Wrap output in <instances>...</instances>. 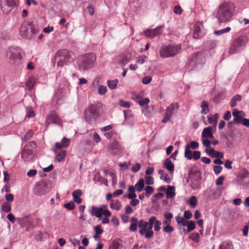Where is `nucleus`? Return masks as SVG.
<instances>
[{
	"label": "nucleus",
	"instance_id": "obj_1",
	"mask_svg": "<svg viewBox=\"0 0 249 249\" xmlns=\"http://www.w3.org/2000/svg\"><path fill=\"white\" fill-rule=\"evenodd\" d=\"M235 6L230 1H224L221 3L215 15L219 23H225L229 21L234 14Z\"/></svg>",
	"mask_w": 249,
	"mask_h": 249
},
{
	"label": "nucleus",
	"instance_id": "obj_2",
	"mask_svg": "<svg viewBox=\"0 0 249 249\" xmlns=\"http://www.w3.org/2000/svg\"><path fill=\"white\" fill-rule=\"evenodd\" d=\"M39 31V27L36 24L31 20H27L21 23L19 28V34L24 38L31 39Z\"/></svg>",
	"mask_w": 249,
	"mask_h": 249
},
{
	"label": "nucleus",
	"instance_id": "obj_3",
	"mask_svg": "<svg viewBox=\"0 0 249 249\" xmlns=\"http://www.w3.org/2000/svg\"><path fill=\"white\" fill-rule=\"evenodd\" d=\"M72 55V53L67 49L58 50L55 54L57 66L62 67L68 65L73 61L74 58Z\"/></svg>",
	"mask_w": 249,
	"mask_h": 249
},
{
	"label": "nucleus",
	"instance_id": "obj_4",
	"mask_svg": "<svg viewBox=\"0 0 249 249\" xmlns=\"http://www.w3.org/2000/svg\"><path fill=\"white\" fill-rule=\"evenodd\" d=\"M95 59L96 57L93 53L80 56L77 59L78 69L81 71H84L91 68Z\"/></svg>",
	"mask_w": 249,
	"mask_h": 249
},
{
	"label": "nucleus",
	"instance_id": "obj_5",
	"mask_svg": "<svg viewBox=\"0 0 249 249\" xmlns=\"http://www.w3.org/2000/svg\"><path fill=\"white\" fill-rule=\"evenodd\" d=\"M248 42V37L246 36H241L233 39L230 47V54L238 53L242 51Z\"/></svg>",
	"mask_w": 249,
	"mask_h": 249
},
{
	"label": "nucleus",
	"instance_id": "obj_6",
	"mask_svg": "<svg viewBox=\"0 0 249 249\" xmlns=\"http://www.w3.org/2000/svg\"><path fill=\"white\" fill-rule=\"evenodd\" d=\"M84 115L85 121L88 124H93L99 116V107L97 105H90L84 111Z\"/></svg>",
	"mask_w": 249,
	"mask_h": 249
},
{
	"label": "nucleus",
	"instance_id": "obj_7",
	"mask_svg": "<svg viewBox=\"0 0 249 249\" xmlns=\"http://www.w3.org/2000/svg\"><path fill=\"white\" fill-rule=\"evenodd\" d=\"M205 60L206 55L204 53L202 52H198L191 56L189 63L186 67L189 71H191L196 67L198 64L204 63Z\"/></svg>",
	"mask_w": 249,
	"mask_h": 249
},
{
	"label": "nucleus",
	"instance_id": "obj_8",
	"mask_svg": "<svg viewBox=\"0 0 249 249\" xmlns=\"http://www.w3.org/2000/svg\"><path fill=\"white\" fill-rule=\"evenodd\" d=\"M181 49L180 44L162 46L160 54L162 57H169L175 55Z\"/></svg>",
	"mask_w": 249,
	"mask_h": 249
},
{
	"label": "nucleus",
	"instance_id": "obj_9",
	"mask_svg": "<svg viewBox=\"0 0 249 249\" xmlns=\"http://www.w3.org/2000/svg\"><path fill=\"white\" fill-rule=\"evenodd\" d=\"M36 143L34 142H30L24 146L21 152V159L24 161H29L33 158V150L36 148Z\"/></svg>",
	"mask_w": 249,
	"mask_h": 249
},
{
	"label": "nucleus",
	"instance_id": "obj_10",
	"mask_svg": "<svg viewBox=\"0 0 249 249\" xmlns=\"http://www.w3.org/2000/svg\"><path fill=\"white\" fill-rule=\"evenodd\" d=\"M21 53L18 48H10L7 51V58L11 63H18L22 58Z\"/></svg>",
	"mask_w": 249,
	"mask_h": 249
},
{
	"label": "nucleus",
	"instance_id": "obj_11",
	"mask_svg": "<svg viewBox=\"0 0 249 249\" xmlns=\"http://www.w3.org/2000/svg\"><path fill=\"white\" fill-rule=\"evenodd\" d=\"M34 193L37 196H42L46 194L50 191V188L48 184L44 182L41 181L37 183L34 188Z\"/></svg>",
	"mask_w": 249,
	"mask_h": 249
},
{
	"label": "nucleus",
	"instance_id": "obj_12",
	"mask_svg": "<svg viewBox=\"0 0 249 249\" xmlns=\"http://www.w3.org/2000/svg\"><path fill=\"white\" fill-rule=\"evenodd\" d=\"M179 106L177 103H173L171 104L166 109L164 116L161 121L162 123H166L170 120L174 111H177L178 109Z\"/></svg>",
	"mask_w": 249,
	"mask_h": 249
},
{
	"label": "nucleus",
	"instance_id": "obj_13",
	"mask_svg": "<svg viewBox=\"0 0 249 249\" xmlns=\"http://www.w3.org/2000/svg\"><path fill=\"white\" fill-rule=\"evenodd\" d=\"M188 177L191 180L196 181V184L194 186L191 185V187L193 189L197 188L201 179L200 172L197 169H192L188 174Z\"/></svg>",
	"mask_w": 249,
	"mask_h": 249
},
{
	"label": "nucleus",
	"instance_id": "obj_14",
	"mask_svg": "<svg viewBox=\"0 0 249 249\" xmlns=\"http://www.w3.org/2000/svg\"><path fill=\"white\" fill-rule=\"evenodd\" d=\"M51 123L56 124L60 126L62 125L61 119L58 117L56 112L54 111L50 112L47 116L46 124L48 125Z\"/></svg>",
	"mask_w": 249,
	"mask_h": 249
},
{
	"label": "nucleus",
	"instance_id": "obj_15",
	"mask_svg": "<svg viewBox=\"0 0 249 249\" xmlns=\"http://www.w3.org/2000/svg\"><path fill=\"white\" fill-rule=\"evenodd\" d=\"M163 28V25H160L153 29H147L144 32V35L150 38H153L161 34Z\"/></svg>",
	"mask_w": 249,
	"mask_h": 249
},
{
	"label": "nucleus",
	"instance_id": "obj_16",
	"mask_svg": "<svg viewBox=\"0 0 249 249\" xmlns=\"http://www.w3.org/2000/svg\"><path fill=\"white\" fill-rule=\"evenodd\" d=\"M106 207V206L104 205H101L99 207L93 206L89 210V212L92 216H95L98 217L99 219H101L103 210L105 209Z\"/></svg>",
	"mask_w": 249,
	"mask_h": 249
},
{
	"label": "nucleus",
	"instance_id": "obj_17",
	"mask_svg": "<svg viewBox=\"0 0 249 249\" xmlns=\"http://www.w3.org/2000/svg\"><path fill=\"white\" fill-rule=\"evenodd\" d=\"M156 219V217L155 216H153L151 217L148 222H147V231L145 234V237L146 238H151L154 235V232L152 231V228L153 227V224L155 222V220Z\"/></svg>",
	"mask_w": 249,
	"mask_h": 249
},
{
	"label": "nucleus",
	"instance_id": "obj_18",
	"mask_svg": "<svg viewBox=\"0 0 249 249\" xmlns=\"http://www.w3.org/2000/svg\"><path fill=\"white\" fill-rule=\"evenodd\" d=\"M109 152L112 155H118L122 152L121 146L116 141H113L108 148Z\"/></svg>",
	"mask_w": 249,
	"mask_h": 249
},
{
	"label": "nucleus",
	"instance_id": "obj_19",
	"mask_svg": "<svg viewBox=\"0 0 249 249\" xmlns=\"http://www.w3.org/2000/svg\"><path fill=\"white\" fill-rule=\"evenodd\" d=\"M6 3V6L8 7L7 9H5L4 6L1 7L3 11L6 13L10 12L15 7L18 5V0H5Z\"/></svg>",
	"mask_w": 249,
	"mask_h": 249
},
{
	"label": "nucleus",
	"instance_id": "obj_20",
	"mask_svg": "<svg viewBox=\"0 0 249 249\" xmlns=\"http://www.w3.org/2000/svg\"><path fill=\"white\" fill-rule=\"evenodd\" d=\"M208 193L207 197L209 199H216L221 196V190L220 188H217L210 190L208 192Z\"/></svg>",
	"mask_w": 249,
	"mask_h": 249
},
{
	"label": "nucleus",
	"instance_id": "obj_21",
	"mask_svg": "<svg viewBox=\"0 0 249 249\" xmlns=\"http://www.w3.org/2000/svg\"><path fill=\"white\" fill-rule=\"evenodd\" d=\"M205 151L212 158L223 159L224 157V154L222 152L216 151L212 147L206 149Z\"/></svg>",
	"mask_w": 249,
	"mask_h": 249
},
{
	"label": "nucleus",
	"instance_id": "obj_22",
	"mask_svg": "<svg viewBox=\"0 0 249 249\" xmlns=\"http://www.w3.org/2000/svg\"><path fill=\"white\" fill-rule=\"evenodd\" d=\"M163 167L165 168L170 174H172L174 171V165L170 159H166L164 160Z\"/></svg>",
	"mask_w": 249,
	"mask_h": 249
},
{
	"label": "nucleus",
	"instance_id": "obj_23",
	"mask_svg": "<svg viewBox=\"0 0 249 249\" xmlns=\"http://www.w3.org/2000/svg\"><path fill=\"white\" fill-rule=\"evenodd\" d=\"M147 222L144 221L142 219L138 221V226L140 228L139 233L141 235H145L147 231Z\"/></svg>",
	"mask_w": 249,
	"mask_h": 249
},
{
	"label": "nucleus",
	"instance_id": "obj_24",
	"mask_svg": "<svg viewBox=\"0 0 249 249\" xmlns=\"http://www.w3.org/2000/svg\"><path fill=\"white\" fill-rule=\"evenodd\" d=\"M82 195V191L81 190L77 189L74 190L72 193V196L74 201L77 204L81 203V199L80 196Z\"/></svg>",
	"mask_w": 249,
	"mask_h": 249
},
{
	"label": "nucleus",
	"instance_id": "obj_25",
	"mask_svg": "<svg viewBox=\"0 0 249 249\" xmlns=\"http://www.w3.org/2000/svg\"><path fill=\"white\" fill-rule=\"evenodd\" d=\"M130 226L129 228V230L130 231L134 232L137 230L138 226V221L137 218L135 217H132L130 219Z\"/></svg>",
	"mask_w": 249,
	"mask_h": 249
},
{
	"label": "nucleus",
	"instance_id": "obj_26",
	"mask_svg": "<svg viewBox=\"0 0 249 249\" xmlns=\"http://www.w3.org/2000/svg\"><path fill=\"white\" fill-rule=\"evenodd\" d=\"M203 36L201 32V29L198 25H195L194 26V29L193 31V37L196 39H198Z\"/></svg>",
	"mask_w": 249,
	"mask_h": 249
},
{
	"label": "nucleus",
	"instance_id": "obj_27",
	"mask_svg": "<svg viewBox=\"0 0 249 249\" xmlns=\"http://www.w3.org/2000/svg\"><path fill=\"white\" fill-rule=\"evenodd\" d=\"M110 206L111 209L118 211L121 209L122 204L118 200H111Z\"/></svg>",
	"mask_w": 249,
	"mask_h": 249
},
{
	"label": "nucleus",
	"instance_id": "obj_28",
	"mask_svg": "<svg viewBox=\"0 0 249 249\" xmlns=\"http://www.w3.org/2000/svg\"><path fill=\"white\" fill-rule=\"evenodd\" d=\"M144 187V181L142 178H140L135 185L134 188L138 192L143 190Z\"/></svg>",
	"mask_w": 249,
	"mask_h": 249
},
{
	"label": "nucleus",
	"instance_id": "obj_29",
	"mask_svg": "<svg viewBox=\"0 0 249 249\" xmlns=\"http://www.w3.org/2000/svg\"><path fill=\"white\" fill-rule=\"evenodd\" d=\"M242 99V97L241 95L239 94H236L234 95L231 100L230 101V106L231 107H234L235 106H236L237 101H240Z\"/></svg>",
	"mask_w": 249,
	"mask_h": 249
},
{
	"label": "nucleus",
	"instance_id": "obj_30",
	"mask_svg": "<svg viewBox=\"0 0 249 249\" xmlns=\"http://www.w3.org/2000/svg\"><path fill=\"white\" fill-rule=\"evenodd\" d=\"M124 113L125 118L124 123H125L127 121H129L130 122H131L132 118L133 117V115L131 111H130V110H124Z\"/></svg>",
	"mask_w": 249,
	"mask_h": 249
},
{
	"label": "nucleus",
	"instance_id": "obj_31",
	"mask_svg": "<svg viewBox=\"0 0 249 249\" xmlns=\"http://www.w3.org/2000/svg\"><path fill=\"white\" fill-rule=\"evenodd\" d=\"M95 180L98 182H100L102 184H104L105 185L107 186H108V181L107 179H106L105 178H103L100 174L96 173L95 175Z\"/></svg>",
	"mask_w": 249,
	"mask_h": 249
},
{
	"label": "nucleus",
	"instance_id": "obj_32",
	"mask_svg": "<svg viewBox=\"0 0 249 249\" xmlns=\"http://www.w3.org/2000/svg\"><path fill=\"white\" fill-rule=\"evenodd\" d=\"M36 83V78L34 77H32L29 78V79L26 81V86L29 89L31 90L33 88Z\"/></svg>",
	"mask_w": 249,
	"mask_h": 249
},
{
	"label": "nucleus",
	"instance_id": "obj_33",
	"mask_svg": "<svg viewBox=\"0 0 249 249\" xmlns=\"http://www.w3.org/2000/svg\"><path fill=\"white\" fill-rule=\"evenodd\" d=\"M118 83V80L115 79L114 80H108L107 81V84L108 88L111 89H114L117 88Z\"/></svg>",
	"mask_w": 249,
	"mask_h": 249
},
{
	"label": "nucleus",
	"instance_id": "obj_34",
	"mask_svg": "<svg viewBox=\"0 0 249 249\" xmlns=\"http://www.w3.org/2000/svg\"><path fill=\"white\" fill-rule=\"evenodd\" d=\"M193 153L189 145H186L185 149L184 157L189 160L193 159Z\"/></svg>",
	"mask_w": 249,
	"mask_h": 249
},
{
	"label": "nucleus",
	"instance_id": "obj_35",
	"mask_svg": "<svg viewBox=\"0 0 249 249\" xmlns=\"http://www.w3.org/2000/svg\"><path fill=\"white\" fill-rule=\"evenodd\" d=\"M168 190L166 191V198H173L175 196V193L174 192L175 187L168 186Z\"/></svg>",
	"mask_w": 249,
	"mask_h": 249
},
{
	"label": "nucleus",
	"instance_id": "obj_36",
	"mask_svg": "<svg viewBox=\"0 0 249 249\" xmlns=\"http://www.w3.org/2000/svg\"><path fill=\"white\" fill-rule=\"evenodd\" d=\"M136 102L138 103L139 105L141 106H143L148 104L150 102V100L148 98H145L144 99H141L139 96H137Z\"/></svg>",
	"mask_w": 249,
	"mask_h": 249
},
{
	"label": "nucleus",
	"instance_id": "obj_37",
	"mask_svg": "<svg viewBox=\"0 0 249 249\" xmlns=\"http://www.w3.org/2000/svg\"><path fill=\"white\" fill-rule=\"evenodd\" d=\"M201 107L202 108L201 113L203 114H206L209 111L208 103L205 101L201 102Z\"/></svg>",
	"mask_w": 249,
	"mask_h": 249
},
{
	"label": "nucleus",
	"instance_id": "obj_38",
	"mask_svg": "<svg viewBox=\"0 0 249 249\" xmlns=\"http://www.w3.org/2000/svg\"><path fill=\"white\" fill-rule=\"evenodd\" d=\"M176 220L179 226H186L187 225L188 221L183 217H181L179 215L176 216Z\"/></svg>",
	"mask_w": 249,
	"mask_h": 249
},
{
	"label": "nucleus",
	"instance_id": "obj_39",
	"mask_svg": "<svg viewBox=\"0 0 249 249\" xmlns=\"http://www.w3.org/2000/svg\"><path fill=\"white\" fill-rule=\"evenodd\" d=\"M212 132L213 128L211 126H208L207 127L204 128L202 132V138H208V136Z\"/></svg>",
	"mask_w": 249,
	"mask_h": 249
},
{
	"label": "nucleus",
	"instance_id": "obj_40",
	"mask_svg": "<svg viewBox=\"0 0 249 249\" xmlns=\"http://www.w3.org/2000/svg\"><path fill=\"white\" fill-rule=\"evenodd\" d=\"M66 155V151L63 150L60 153H58L56 156V158L54 159V161H56L58 162H61L65 158Z\"/></svg>",
	"mask_w": 249,
	"mask_h": 249
},
{
	"label": "nucleus",
	"instance_id": "obj_41",
	"mask_svg": "<svg viewBox=\"0 0 249 249\" xmlns=\"http://www.w3.org/2000/svg\"><path fill=\"white\" fill-rule=\"evenodd\" d=\"M187 203L189 204L192 208H195L196 206L197 199L195 196H191L187 200Z\"/></svg>",
	"mask_w": 249,
	"mask_h": 249
},
{
	"label": "nucleus",
	"instance_id": "obj_42",
	"mask_svg": "<svg viewBox=\"0 0 249 249\" xmlns=\"http://www.w3.org/2000/svg\"><path fill=\"white\" fill-rule=\"evenodd\" d=\"M129 193L127 196V197L129 199H134L137 196L135 193V188L133 186H129L128 189Z\"/></svg>",
	"mask_w": 249,
	"mask_h": 249
},
{
	"label": "nucleus",
	"instance_id": "obj_43",
	"mask_svg": "<svg viewBox=\"0 0 249 249\" xmlns=\"http://www.w3.org/2000/svg\"><path fill=\"white\" fill-rule=\"evenodd\" d=\"M239 178L241 179L249 178V172L246 169L244 168L239 173Z\"/></svg>",
	"mask_w": 249,
	"mask_h": 249
},
{
	"label": "nucleus",
	"instance_id": "obj_44",
	"mask_svg": "<svg viewBox=\"0 0 249 249\" xmlns=\"http://www.w3.org/2000/svg\"><path fill=\"white\" fill-rule=\"evenodd\" d=\"M189 238L196 243L199 241V235L197 232H193L189 235Z\"/></svg>",
	"mask_w": 249,
	"mask_h": 249
},
{
	"label": "nucleus",
	"instance_id": "obj_45",
	"mask_svg": "<svg viewBox=\"0 0 249 249\" xmlns=\"http://www.w3.org/2000/svg\"><path fill=\"white\" fill-rule=\"evenodd\" d=\"M231 30V28L230 27H227L225 29H221L219 30H216L214 32V34L216 36H220L226 33L229 32Z\"/></svg>",
	"mask_w": 249,
	"mask_h": 249
},
{
	"label": "nucleus",
	"instance_id": "obj_46",
	"mask_svg": "<svg viewBox=\"0 0 249 249\" xmlns=\"http://www.w3.org/2000/svg\"><path fill=\"white\" fill-rule=\"evenodd\" d=\"M34 134V132L32 130H28L26 133L25 135L22 138V141L25 142L29 140Z\"/></svg>",
	"mask_w": 249,
	"mask_h": 249
},
{
	"label": "nucleus",
	"instance_id": "obj_47",
	"mask_svg": "<svg viewBox=\"0 0 249 249\" xmlns=\"http://www.w3.org/2000/svg\"><path fill=\"white\" fill-rule=\"evenodd\" d=\"M26 117L28 118L34 117L35 116V112L33 111V108L30 106H28L26 109Z\"/></svg>",
	"mask_w": 249,
	"mask_h": 249
},
{
	"label": "nucleus",
	"instance_id": "obj_48",
	"mask_svg": "<svg viewBox=\"0 0 249 249\" xmlns=\"http://www.w3.org/2000/svg\"><path fill=\"white\" fill-rule=\"evenodd\" d=\"M187 231L190 232L191 231L194 230L196 228V224L193 221H187Z\"/></svg>",
	"mask_w": 249,
	"mask_h": 249
},
{
	"label": "nucleus",
	"instance_id": "obj_49",
	"mask_svg": "<svg viewBox=\"0 0 249 249\" xmlns=\"http://www.w3.org/2000/svg\"><path fill=\"white\" fill-rule=\"evenodd\" d=\"M130 58V56L129 54L123 55L122 56L121 63L124 65L127 64Z\"/></svg>",
	"mask_w": 249,
	"mask_h": 249
},
{
	"label": "nucleus",
	"instance_id": "obj_50",
	"mask_svg": "<svg viewBox=\"0 0 249 249\" xmlns=\"http://www.w3.org/2000/svg\"><path fill=\"white\" fill-rule=\"evenodd\" d=\"M1 210L4 212H9L11 210L10 204L8 202L4 203L1 207Z\"/></svg>",
	"mask_w": 249,
	"mask_h": 249
},
{
	"label": "nucleus",
	"instance_id": "obj_51",
	"mask_svg": "<svg viewBox=\"0 0 249 249\" xmlns=\"http://www.w3.org/2000/svg\"><path fill=\"white\" fill-rule=\"evenodd\" d=\"M107 91V88L105 86L100 85L98 87V92L100 95L105 94Z\"/></svg>",
	"mask_w": 249,
	"mask_h": 249
},
{
	"label": "nucleus",
	"instance_id": "obj_52",
	"mask_svg": "<svg viewBox=\"0 0 249 249\" xmlns=\"http://www.w3.org/2000/svg\"><path fill=\"white\" fill-rule=\"evenodd\" d=\"M64 207L68 210H72L75 208V204L73 201H71L68 203H65Z\"/></svg>",
	"mask_w": 249,
	"mask_h": 249
},
{
	"label": "nucleus",
	"instance_id": "obj_53",
	"mask_svg": "<svg viewBox=\"0 0 249 249\" xmlns=\"http://www.w3.org/2000/svg\"><path fill=\"white\" fill-rule=\"evenodd\" d=\"M154 224V230L156 231H159L161 229L160 226L161 225V222L160 221L156 219Z\"/></svg>",
	"mask_w": 249,
	"mask_h": 249
},
{
	"label": "nucleus",
	"instance_id": "obj_54",
	"mask_svg": "<svg viewBox=\"0 0 249 249\" xmlns=\"http://www.w3.org/2000/svg\"><path fill=\"white\" fill-rule=\"evenodd\" d=\"M61 142L62 143L63 146L64 148L67 147L70 143V140L69 139H67L65 137L62 138L61 141Z\"/></svg>",
	"mask_w": 249,
	"mask_h": 249
},
{
	"label": "nucleus",
	"instance_id": "obj_55",
	"mask_svg": "<svg viewBox=\"0 0 249 249\" xmlns=\"http://www.w3.org/2000/svg\"><path fill=\"white\" fill-rule=\"evenodd\" d=\"M187 145H189L190 149H196L199 147V143L197 142L192 141L190 143Z\"/></svg>",
	"mask_w": 249,
	"mask_h": 249
},
{
	"label": "nucleus",
	"instance_id": "obj_56",
	"mask_svg": "<svg viewBox=\"0 0 249 249\" xmlns=\"http://www.w3.org/2000/svg\"><path fill=\"white\" fill-rule=\"evenodd\" d=\"M119 105L121 107L124 108H128L130 106V104L129 102L125 101L123 100L120 101Z\"/></svg>",
	"mask_w": 249,
	"mask_h": 249
},
{
	"label": "nucleus",
	"instance_id": "obj_57",
	"mask_svg": "<svg viewBox=\"0 0 249 249\" xmlns=\"http://www.w3.org/2000/svg\"><path fill=\"white\" fill-rule=\"evenodd\" d=\"M174 230V228L171 225H168L164 227L163 229V231L167 233H172Z\"/></svg>",
	"mask_w": 249,
	"mask_h": 249
},
{
	"label": "nucleus",
	"instance_id": "obj_58",
	"mask_svg": "<svg viewBox=\"0 0 249 249\" xmlns=\"http://www.w3.org/2000/svg\"><path fill=\"white\" fill-rule=\"evenodd\" d=\"M141 165L139 163H137L131 167V171L133 173L138 172L141 169Z\"/></svg>",
	"mask_w": 249,
	"mask_h": 249
},
{
	"label": "nucleus",
	"instance_id": "obj_59",
	"mask_svg": "<svg viewBox=\"0 0 249 249\" xmlns=\"http://www.w3.org/2000/svg\"><path fill=\"white\" fill-rule=\"evenodd\" d=\"M160 179L161 180H163L165 182H166L167 183H170L172 180V179L169 177L167 174H164L163 176H160Z\"/></svg>",
	"mask_w": 249,
	"mask_h": 249
},
{
	"label": "nucleus",
	"instance_id": "obj_60",
	"mask_svg": "<svg viewBox=\"0 0 249 249\" xmlns=\"http://www.w3.org/2000/svg\"><path fill=\"white\" fill-rule=\"evenodd\" d=\"M213 169L214 174L215 175H218L221 172L223 168L222 166L219 165H214L213 167Z\"/></svg>",
	"mask_w": 249,
	"mask_h": 249
},
{
	"label": "nucleus",
	"instance_id": "obj_61",
	"mask_svg": "<svg viewBox=\"0 0 249 249\" xmlns=\"http://www.w3.org/2000/svg\"><path fill=\"white\" fill-rule=\"evenodd\" d=\"M208 121L210 124H213L215 127L216 126L217 121L214 120L212 115H210L208 116Z\"/></svg>",
	"mask_w": 249,
	"mask_h": 249
},
{
	"label": "nucleus",
	"instance_id": "obj_62",
	"mask_svg": "<svg viewBox=\"0 0 249 249\" xmlns=\"http://www.w3.org/2000/svg\"><path fill=\"white\" fill-rule=\"evenodd\" d=\"M145 190L146 191V196L147 197H149L150 195L153 193L154 191V189L152 187L150 186H146V187L145 189Z\"/></svg>",
	"mask_w": 249,
	"mask_h": 249
},
{
	"label": "nucleus",
	"instance_id": "obj_63",
	"mask_svg": "<svg viewBox=\"0 0 249 249\" xmlns=\"http://www.w3.org/2000/svg\"><path fill=\"white\" fill-rule=\"evenodd\" d=\"M145 183L147 185H152L154 183V178L151 176L145 177Z\"/></svg>",
	"mask_w": 249,
	"mask_h": 249
},
{
	"label": "nucleus",
	"instance_id": "obj_64",
	"mask_svg": "<svg viewBox=\"0 0 249 249\" xmlns=\"http://www.w3.org/2000/svg\"><path fill=\"white\" fill-rule=\"evenodd\" d=\"M192 156L194 160H196L200 158L201 153L199 151H196L193 152Z\"/></svg>",
	"mask_w": 249,
	"mask_h": 249
}]
</instances>
